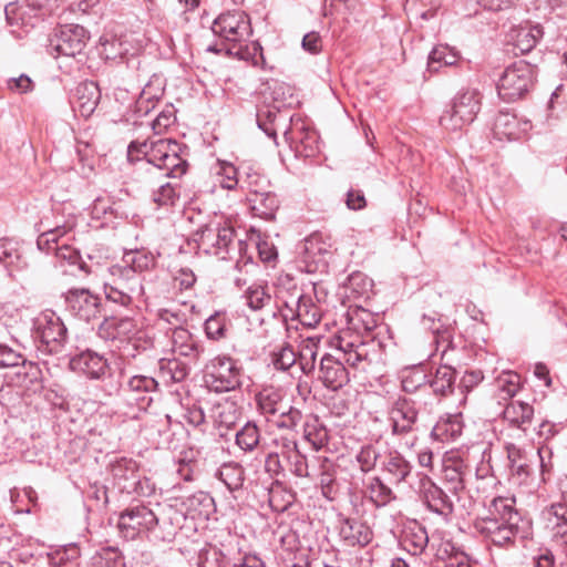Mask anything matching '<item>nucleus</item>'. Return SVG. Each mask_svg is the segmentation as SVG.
Returning a JSON list of instances; mask_svg holds the SVG:
<instances>
[{
	"label": "nucleus",
	"mask_w": 567,
	"mask_h": 567,
	"mask_svg": "<svg viewBox=\"0 0 567 567\" xmlns=\"http://www.w3.org/2000/svg\"><path fill=\"white\" fill-rule=\"evenodd\" d=\"M179 150L178 143L169 138L151 143L133 141L127 147V159L131 163L143 162L150 177L158 179V186L152 192V199L157 206H172L179 197L177 179L188 167L179 156Z\"/></svg>",
	"instance_id": "nucleus-1"
},
{
	"label": "nucleus",
	"mask_w": 567,
	"mask_h": 567,
	"mask_svg": "<svg viewBox=\"0 0 567 567\" xmlns=\"http://www.w3.org/2000/svg\"><path fill=\"white\" fill-rule=\"evenodd\" d=\"M486 508V516L475 522V528L493 545L507 549L528 537L532 523L516 508L514 496H496Z\"/></svg>",
	"instance_id": "nucleus-2"
},
{
	"label": "nucleus",
	"mask_w": 567,
	"mask_h": 567,
	"mask_svg": "<svg viewBox=\"0 0 567 567\" xmlns=\"http://www.w3.org/2000/svg\"><path fill=\"white\" fill-rule=\"evenodd\" d=\"M347 330L333 339L332 346L343 354L347 364L364 370L377 354L378 344L373 339L364 340L363 333L377 327V319L369 310L357 307L347 312Z\"/></svg>",
	"instance_id": "nucleus-3"
},
{
	"label": "nucleus",
	"mask_w": 567,
	"mask_h": 567,
	"mask_svg": "<svg viewBox=\"0 0 567 567\" xmlns=\"http://www.w3.org/2000/svg\"><path fill=\"white\" fill-rule=\"evenodd\" d=\"M472 467L458 453H446L442 464V476L450 493L455 496L457 506L463 513L470 514L474 508V499L467 495L466 486Z\"/></svg>",
	"instance_id": "nucleus-4"
},
{
	"label": "nucleus",
	"mask_w": 567,
	"mask_h": 567,
	"mask_svg": "<svg viewBox=\"0 0 567 567\" xmlns=\"http://www.w3.org/2000/svg\"><path fill=\"white\" fill-rule=\"evenodd\" d=\"M107 471L120 493L148 497L155 492V485L140 473L138 464L133 458L116 457L110 462Z\"/></svg>",
	"instance_id": "nucleus-5"
},
{
	"label": "nucleus",
	"mask_w": 567,
	"mask_h": 567,
	"mask_svg": "<svg viewBox=\"0 0 567 567\" xmlns=\"http://www.w3.org/2000/svg\"><path fill=\"white\" fill-rule=\"evenodd\" d=\"M482 95L476 89H462L442 113L440 124L446 131H461L470 125L481 110Z\"/></svg>",
	"instance_id": "nucleus-6"
},
{
	"label": "nucleus",
	"mask_w": 567,
	"mask_h": 567,
	"mask_svg": "<svg viewBox=\"0 0 567 567\" xmlns=\"http://www.w3.org/2000/svg\"><path fill=\"white\" fill-rule=\"evenodd\" d=\"M388 423L391 435L399 441L406 440V446L412 447L416 441L415 433L419 430L416 402L399 395L388 409Z\"/></svg>",
	"instance_id": "nucleus-7"
},
{
	"label": "nucleus",
	"mask_w": 567,
	"mask_h": 567,
	"mask_svg": "<svg viewBox=\"0 0 567 567\" xmlns=\"http://www.w3.org/2000/svg\"><path fill=\"white\" fill-rule=\"evenodd\" d=\"M535 75V68L525 61L508 65L497 82L499 97L505 102L524 97L534 86Z\"/></svg>",
	"instance_id": "nucleus-8"
},
{
	"label": "nucleus",
	"mask_w": 567,
	"mask_h": 567,
	"mask_svg": "<svg viewBox=\"0 0 567 567\" xmlns=\"http://www.w3.org/2000/svg\"><path fill=\"white\" fill-rule=\"evenodd\" d=\"M315 344L309 339H303L300 342L286 341V375L291 379L290 385H293L299 392L305 384L307 390V382L303 378L315 368Z\"/></svg>",
	"instance_id": "nucleus-9"
},
{
	"label": "nucleus",
	"mask_w": 567,
	"mask_h": 567,
	"mask_svg": "<svg viewBox=\"0 0 567 567\" xmlns=\"http://www.w3.org/2000/svg\"><path fill=\"white\" fill-rule=\"evenodd\" d=\"M138 332L135 320L131 317H106L99 326L97 336L110 343L111 347L121 350L122 348L126 353L123 355L135 357V352H131L137 349L134 337Z\"/></svg>",
	"instance_id": "nucleus-10"
},
{
	"label": "nucleus",
	"mask_w": 567,
	"mask_h": 567,
	"mask_svg": "<svg viewBox=\"0 0 567 567\" xmlns=\"http://www.w3.org/2000/svg\"><path fill=\"white\" fill-rule=\"evenodd\" d=\"M195 236L198 247L205 254L226 259L234 244L235 230L226 220L219 218L202 225Z\"/></svg>",
	"instance_id": "nucleus-11"
},
{
	"label": "nucleus",
	"mask_w": 567,
	"mask_h": 567,
	"mask_svg": "<svg viewBox=\"0 0 567 567\" xmlns=\"http://www.w3.org/2000/svg\"><path fill=\"white\" fill-rule=\"evenodd\" d=\"M34 338L40 342V349L50 354L62 351L68 329L62 319L52 310L40 312L33 320Z\"/></svg>",
	"instance_id": "nucleus-12"
},
{
	"label": "nucleus",
	"mask_w": 567,
	"mask_h": 567,
	"mask_svg": "<svg viewBox=\"0 0 567 567\" xmlns=\"http://www.w3.org/2000/svg\"><path fill=\"white\" fill-rule=\"evenodd\" d=\"M151 503L132 504L118 515L117 526L125 538L134 539L141 533H150L154 528L155 508Z\"/></svg>",
	"instance_id": "nucleus-13"
},
{
	"label": "nucleus",
	"mask_w": 567,
	"mask_h": 567,
	"mask_svg": "<svg viewBox=\"0 0 567 567\" xmlns=\"http://www.w3.org/2000/svg\"><path fill=\"white\" fill-rule=\"evenodd\" d=\"M87 41L89 34L84 27L65 24L49 40L47 50L53 58L76 56L83 52Z\"/></svg>",
	"instance_id": "nucleus-14"
},
{
	"label": "nucleus",
	"mask_w": 567,
	"mask_h": 567,
	"mask_svg": "<svg viewBox=\"0 0 567 567\" xmlns=\"http://www.w3.org/2000/svg\"><path fill=\"white\" fill-rule=\"evenodd\" d=\"M212 31L218 38L234 44L246 42L252 34L249 17L243 11H228L213 22Z\"/></svg>",
	"instance_id": "nucleus-15"
},
{
	"label": "nucleus",
	"mask_w": 567,
	"mask_h": 567,
	"mask_svg": "<svg viewBox=\"0 0 567 567\" xmlns=\"http://www.w3.org/2000/svg\"><path fill=\"white\" fill-rule=\"evenodd\" d=\"M309 524L305 519H291L286 533V567H309L310 548L306 545Z\"/></svg>",
	"instance_id": "nucleus-16"
},
{
	"label": "nucleus",
	"mask_w": 567,
	"mask_h": 567,
	"mask_svg": "<svg viewBox=\"0 0 567 567\" xmlns=\"http://www.w3.org/2000/svg\"><path fill=\"white\" fill-rule=\"evenodd\" d=\"M289 310L291 320L297 319L305 327H315L321 319L320 308L312 302L311 297L305 296L300 290L293 287V290L286 296V311ZM289 313L286 312V322ZM290 327L286 323V332L289 333Z\"/></svg>",
	"instance_id": "nucleus-17"
},
{
	"label": "nucleus",
	"mask_w": 567,
	"mask_h": 567,
	"mask_svg": "<svg viewBox=\"0 0 567 567\" xmlns=\"http://www.w3.org/2000/svg\"><path fill=\"white\" fill-rule=\"evenodd\" d=\"M419 495L421 502L430 512L444 518L453 514L454 503L452 498L427 475L420 480Z\"/></svg>",
	"instance_id": "nucleus-18"
},
{
	"label": "nucleus",
	"mask_w": 567,
	"mask_h": 567,
	"mask_svg": "<svg viewBox=\"0 0 567 567\" xmlns=\"http://www.w3.org/2000/svg\"><path fill=\"white\" fill-rule=\"evenodd\" d=\"M66 309L75 318L90 322L101 311V300L87 289H70L65 295Z\"/></svg>",
	"instance_id": "nucleus-19"
},
{
	"label": "nucleus",
	"mask_w": 567,
	"mask_h": 567,
	"mask_svg": "<svg viewBox=\"0 0 567 567\" xmlns=\"http://www.w3.org/2000/svg\"><path fill=\"white\" fill-rule=\"evenodd\" d=\"M156 523L151 534L162 542H172L185 519L184 513L172 505L155 504Z\"/></svg>",
	"instance_id": "nucleus-20"
},
{
	"label": "nucleus",
	"mask_w": 567,
	"mask_h": 567,
	"mask_svg": "<svg viewBox=\"0 0 567 567\" xmlns=\"http://www.w3.org/2000/svg\"><path fill=\"white\" fill-rule=\"evenodd\" d=\"M338 357L324 354L320 361L319 379L323 385L330 390L337 391L348 384L349 372L343 364L346 362L343 354L336 348Z\"/></svg>",
	"instance_id": "nucleus-21"
},
{
	"label": "nucleus",
	"mask_w": 567,
	"mask_h": 567,
	"mask_svg": "<svg viewBox=\"0 0 567 567\" xmlns=\"http://www.w3.org/2000/svg\"><path fill=\"white\" fill-rule=\"evenodd\" d=\"M209 369L215 391H230L240 384L239 370L231 358L217 357L212 361Z\"/></svg>",
	"instance_id": "nucleus-22"
},
{
	"label": "nucleus",
	"mask_w": 567,
	"mask_h": 567,
	"mask_svg": "<svg viewBox=\"0 0 567 567\" xmlns=\"http://www.w3.org/2000/svg\"><path fill=\"white\" fill-rule=\"evenodd\" d=\"M290 122L291 128L286 131V143H289L295 156L305 158L313 156L317 152L316 134L307 130L303 123L298 126L293 116H290Z\"/></svg>",
	"instance_id": "nucleus-23"
},
{
	"label": "nucleus",
	"mask_w": 567,
	"mask_h": 567,
	"mask_svg": "<svg viewBox=\"0 0 567 567\" xmlns=\"http://www.w3.org/2000/svg\"><path fill=\"white\" fill-rule=\"evenodd\" d=\"M124 390L130 394V399L135 401L140 410H146L158 390V382L150 375L134 374L127 379Z\"/></svg>",
	"instance_id": "nucleus-24"
},
{
	"label": "nucleus",
	"mask_w": 567,
	"mask_h": 567,
	"mask_svg": "<svg viewBox=\"0 0 567 567\" xmlns=\"http://www.w3.org/2000/svg\"><path fill=\"white\" fill-rule=\"evenodd\" d=\"M70 368L89 379L99 380L105 375L109 363L107 360L92 350H85L70 360Z\"/></svg>",
	"instance_id": "nucleus-25"
},
{
	"label": "nucleus",
	"mask_w": 567,
	"mask_h": 567,
	"mask_svg": "<svg viewBox=\"0 0 567 567\" xmlns=\"http://www.w3.org/2000/svg\"><path fill=\"white\" fill-rule=\"evenodd\" d=\"M282 392L274 386H265L258 394V404L267 421L278 427L284 426Z\"/></svg>",
	"instance_id": "nucleus-26"
},
{
	"label": "nucleus",
	"mask_w": 567,
	"mask_h": 567,
	"mask_svg": "<svg viewBox=\"0 0 567 567\" xmlns=\"http://www.w3.org/2000/svg\"><path fill=\"white\" fill-rule=\"evenodd\" d=\"M339 535L347 546H367L373 537L367 523L349 517H340Z\"/></svg>",
	"instance_id": "nucleus-27"
},
{
	"label": "nucleus",
	"mask_w": 567,
	"mask_h": 567,
	"mask_svg": "<svg viewBox=\"0 0 567 567\" xmlns=\"http://www.w3.org/2000/svg\"><path fill=\"white\" fill-rule=\"evenodd\" d=\"M75 225L76 220L70 217L64 224H56L54 227H50V218L44 217L41 220L43 230L37 239L38 249L47 254H55V246H59L60 238L72 231Z\"/></svg>",
	"instance_id": "nucleus-28"
},
{
	"label": "nucleus",
	"mask_w": 567,
	"mask_h": 567,
	"mask_svg": "<svg viewBox=\"0 0 567 567\" xmlns=\"http://www.w3.org/2000/svg\"><path fill=\"white\" fill-rule=\"evenodd\" d=\"M100 99L101 91L95 82H82L75 87L72 100L73 110L81 116L87 118L94 113Z\"/></svg>",
	"instance_id": "nucleus-29"
},
{
	"label": "nucleus",
	"mask_w": 567,
	"mask_h": 567,
	"mask_svg": "<svg viewBox=\"0 0 567 567\" xmlns=\"http://www.w3.org/2000/svg\"><path fill=\"white\" fill-rule=\"evenodd\" d=\"M265 470L271 476L274 482L271 483L268 491V502L270 507L278 513L284 512V485L280 480L281 475V461L280 455L277 452H270L265 461Z\"/></svg>",
	"instance_id": "nucleus-30"
},
{
	"label": "nucleus",
	"mask_w": 567,
	"mask_h": 567,
	"mask_svg": "<svg viewBox=\"0 0 567 567\" xmlns=\"http://www.w3.org/2000/svg\"><path fill=\"white\" fill-rule=\"evenodd\" d=\"M171 341L173 353L187 359L188 362H196L203 352L198 341L183 327H175L173 329Z\"/></svg>",
	"instance_id": "nucleus-31"
},
{
	"label": "nucleus",
	"mask_w": 567,
	"mask_h": 567,
	"mask_svg": "<svg viewBox=\"0 0 567 567\" xmlns=\"http://www.w3.org/2000/svg\"><path fill=\"white\" fill-rule=\"evenodd\" d=\"M426 528L416 520L408 522L401 533L400 544L413 556L421 555L429 546Z\"/></svg>",
	"instance_id": "nucleus-32"
},
{
	"label": "nucleus",
	"mask_w": 567,
	"mask_h": 567,
	"mask_svg": "<svg viewBox=\"0 0 567 567\" xmlns=\"http://www.w3.org/2000/svg\"><path fill=\"white\" fill-rule=\"evenodd\" d=\"M544 515L553 536L567 545V492H564L561 501L548 507Z\"/></svg>",
	"instance_id": "nucleus-33"
},
{
	"label": "nucleus",
	"mask_w": 567,
	"mask_h": 567,
	"mask_svg": "<svg viewBox=\"0 0 567 567\" xmlns=\"http://www.w3.org/2000/svg\"><path fill=\"white\" fill-rule=\"evenodd\" d=\"M534 406L524 401H511L503 410V419L511 426L526 433L533 424Z\"/></svg>",
	"instance_id": "nucleus-34"
},
{
	"label": "nucleus",
	"mask_w": 567,
	"mask_h": 567,
	"mask_svg": "<svg viewBox=\"0 0 567 567\" xmlns=\"http://www.w3.org/2000/svg\"><path fill=\"white\" fill-rule=\"evenodd\" d=\"M505 450L509 463L512 478L523 483L532 473V461L526 450L514 443H506Z\"/></svg>",
	"instance_id": "nucleus-35"
},
{
	"label": "nucleus",
	"mask_w": 567,
	"mask_h": 567,
	"mask_svg": "<svg viewBox=\"0 0 567 567\" xmlns=\"http://www.w3.org/2000/svg\"><path fill=\"white\" fill-rule=\"evenodd\" d=\"M412 464L400 453L391 452L382 463V472L391 484L406 482L412 473Z\"/></svg>",
	"instance_id": "nucleus-36"
},
{
	"label": "nucleus",
	"mask_w": 567,
	"mask_h": 567,
	"mask_svg": "<svg viewBox=\"0 0 567 567\" xmlns=\"http://www.w3.org/2000/svg\"><path fill=\"white\" fill-rule=\"evenodd\" d=\"M183 505L185 507L184 516L192 519H208L214 511V498L205 492H197L188 496Z\"/></svg>",
	"instance_id": "nucleus-37"
},
{
	"label": "nucleus",
	"mask_w": 567,
	"mask_h": 567,
	"mask_svg": "<svg viewBox=\"0 0 567 567\" xmlns=\"http://www.w3.org/2000/svg\"><path fill=\"white\" fill-rule=\"evenodd\" d=\"M543 28L539 24L524 25L513 30L512 41L515 54L530 52L543 38Z\"/></svg>",
	"instance_id": "nucleus-38"
},
{
	"label": "nucleus",
	"mask_w": 567,
	"mask_h": 567,
	"mask_svg": "<svg viewBox=\"0 0 567 567\" xmlns=\"http://www.w3.org/2000/svg\"><path fill=\"white\" fill-rule=\"evenodd\" d=\"M155 264L156 259L152 252L144 249H135L125 251L120 265L126 270H132L133 274L138 275L152 269Z\"/></svg>",
	"instance_id": "nucleus-39"
},
{
	"label": "nucleus",
	"mask_w": 567,
	"mask_h": 567,
	"mask_svg": "<svg viewBox=\"0 0 567 567\" xmlns=\"http://www.w3.org/2000/svg\"><path fill=\"white\" fill-rule=\"evenodd\" d=\"M111 279L106 281L126 292L135 293L141 289V280L138 275L132 270H126L120 264L110 267Z\"/></svg>",
	"instance_id": "nucleus-40"
},
{
	"label": "nucleus",
	"mask_w": 567,
	"mask_h": 567,
	"mask_svg": "<svg viewBox=\"0 0 567 567\" xmlns=\"http://www.w3.org/2000/svg\"><path fill=\"white\" fill-rule=\"evenodd\" d=\"M456 371L450 365H440L432 379H429V385L436 395L446 396L454 390Z\"/></svg>",
	"instance_id": "nucleus-41"
},
{
	"label": "nucleus",
	"mask_w": 567,
	"mask_h": 567,
	"mask_svg": "<svg viewBox=\"0 0 567 567\" xmlns=\"http://www.w3.org/2000/svg\"><path fill=\"white\" fill-rule=\"evenodd\" d=\"M367 497L377 506L382 507L395 499V495L380 477L370 478L365 486Z\"/></svg>",
	"instance_id": "nucleus-42"
},
{
	"label": "nucleus",
	"mask_w": 567,
	"mask_h": 567,
	"mask_svg": "<svg viewBox=\"0 0 567 567\" xmlns=\"http://www.w3.org/2000/svg\"><path fill=\"white\" fill-rule=\"evenodd\" d=\"M429 377L422 365L408 368L402 371L401 385L405 393H414L422 386H426Z\"/></svg>",
	"instance_id": "nucleus-43"
},
{
	"label": "nucleus",
	"mask_w": 567,
	"mask_h": 567,
	"mask_svg": "<svg viewBox=\"0 0 567 567\" xmlns=\"http://www.w3.org/2000/svg\"><path fill=\"white\" fill-rule=\"evenodd\" d=\"M241 415L240 409L233 401H221L215 404L214 406V416L216 423L219 426H225L226 429H230L234 426Z\"/></svg>",
	"instance_id": "nucleus-44"
},
{
	"label": "nucleus",
	"mask_w": 567,
	"mask_h": 567,
	"mask_svg": "<svg viewBox=\"0 0 567 567\" xmlns=\"http://www.w3.org/2000/svg\"><path fill=\"white\" fill-rule=\"evenodd\" d=\"M55 257L61 261V266H63V262H66L70 267L75 268V270L83 272L85 276L91 272L86 262L82 260L79 250L66 244L55 246Z\"/></svg>",
	"instance_id": "nucleus-45"
},
{
	"label": "nucleus",
	"mask_w": 567,
	"mask_h": 567,
	"mask_svg": "<svg viewBox=\"0 0 567 567\" xmlns=\"http://www.w3.org/2000/svg\"><path fill=\"white\" fill-rule=\"evenodd\" d=\"M81 551L76 544L65 545L48 554L50 565L78 566L80 565Z\"/></svg>",
	"instance_id": "nucleus-46"
},
{
	"label": "nucleus",
	"mask_w": 567,
	"mask_h": 567,
	"mask_svg": "<svg viewBox=\"0 0 567 567\" xmlns=\"http://www.w3.org/2000/svg\"><path fill=\"white\" fill-rule=\"evenodd\" d=\"M279 113L280 106H267L259 110L257 113L258 127L262 130L267 136L271 137L276 145H278V141L275 123L279 116Z\"/></svg>",
	"instance_id": "nucleus-47"
},
{
	"label": "nucleus",
	"mask_w": 567,
	"mask_h": 567,
	"mask_svg": "<svg viewBox=\"0 0 567 567\" xmlns=\"http://www.w3.org/2000/svg\"><path fill=\"white\" fill-rule=\"evenodd\" d=\"M496 386L501 399H511L520 389V375L513 371H505L497 377Z\"/></svg>",
	"instance_id": "nucleus-48"
},
{
	"label": "nucleus",
	"mask_w": 567,
	"mask_h": 567,
	"mask_svg": "<svg viewBox=\"0 0 567 567\" xmlns=\"http://www.w3.org/2000/svg\"><path fill=\"white\" fill-rule=\"evenodd\" d=\"M161 370L164 373H167L173 382H182L184 381L190 371L189 363L182 361L179 358L175 357L173 359L161 360Z\"/></svg>",
	"instance_id": "nucleus-49"
},
{
	"label": "nucleus",
	"mask_w": 567,
	"mask_h": 567,
	"mask_svg": "<svg viewBox=\"0 0 567 567\" xmlns=\"http://www.w3.org/2000/svg\"><path fill=\"white\" fill-rule=\"evenodd\" d=\"M197 565L198 567H228L229 561L219 548L207 546L198 553Z\"/></svg>",
	"instance_id": "nucleus-50"
},
{
	"label": "nucleus",
	"mask_w": 567,
	"mask_h": 567,
	"mask_svg": "<svg viewBox=\"0 0 567 567\" xmlns=\"http://www.w3.org/2000/svg\"><path fill=\"white\" fill-rule=\"evenodd\" d=\"M462 426L457 416H449L439 421L432 430V435L441 441L453 440L461 434Z\"/></svg>",
	"instance_id": "nucleus-51"
},
{
	"label": "nucleus",
	"mask_w": 567,
	"mask_h": 567,
	"mask_svg": "<svg viewBox=\"0 0 567 567\" xmlns=\"http://www.w3.org/2000/svg\"><path fill=\"white\" fill-rule=\"evenodd\" d=\"M218 477L229 491H236L243 485L244 471L238 464H225L218 471Z\"/></svg>",
	"instance_id": "nucleus-52"
},
{
	"label": "nucleus",
	"mask_w": 567,
	"mask_h": 567,
	"mask_svg": "<svg viewBox=\"0 0 567 567\" xmlns=\"http://www.w3.org/2000/svg\"><path fill=\"white\" fill-rule=\"evenodd\" d=\"M236 444L245 452L252 451L259 442V432L255 424L247 422L236 432Z\"/></svg>",
	"instance_id": "nucleus-53"
},
{
	"label": "nucleus",
	"mask_w": 567,
	"mask_h": 567,
	"mask_svg": "<svg viewBox=\"0 0 567 567\" xmlns=\"http://www.w3.org/2000/svg\"><path fill=\"white\" fill-rule=\"evenodd\" d=\"M218 183L225 189H235L238 184L237 168L229 162L218 161L215 167Z\"/></svg>",
	"instance_id": "nucleus-54"
},
{
	"label": "nucleus",
	"mask_w": 567,
	"mask_h": 567,
	"mask_svg": "<svg viewBox=\"0 0 567 567\" xmlns=\"http://www.w3.org/2000/svg\"><path fill=\"white\" fill-rule=\"evenodd\" d=\"M204 328L208 339L218 340L223 338L226 330L225 315L215 312L206 319Z\"/></svg>",
	"instance_id": "nucleus-55"
},
{
	"label": "nucleus",
	"mask_w": 567,
	"mask_h": 567,
	"mask_svg": "<svg viewBox=\"0 0 567 567\" xmlns=\"http://www.w3.org/2000/svg\"><path fill=\"white\" fill-rule=\"evenodd\" d=\"M21 258L18 241L9 238L0 239V262L12 266Z\"/></svg>",
	"instance_id": "nucleus-56"
},
{
	"label": "nucleus",
	"mask_w": 567,
	"mask_h": 567,
	"mask_svg": "<svg viewBox=\"0 0 567 567\" xmlns=\"http://www.w3.org/2000/svg\"><path fill=\"white\" fill-rule=\"evenodd\" d=\"M517 121L514 115L508 113H501L495 120V132L498 135H503L508 140H514L517 137L515 132Z\"/></svg>",
	"instance_id": "nucleus-57"
},
{
	"label": "nucleus",
	"mask_w": 567,
	"mask_h": 567,
	"mask_svg": "<svg viewBox=\"0 0 567 567\" xmlns=\"http://www.w3.org/2000/svg\"><path fill=\"white\" fill-rule=\"evenodd\" d=\"M378 457L379 453L372 445L362 446L355 455V460L363 473H369L375 467Z\"/></svg>",
	"instance_id": "nucleus-58"
},
{
	"label": "nucleus",
	"mask_w": 567,
	"mask_h": 567,
	"mask_svg": "<svg viewBox=\"0 0 567 567\" xmlns=\"http://www.w3.org/2000/svg\"><path fill=\"white\" fill-rule=\"evenodd\" d=\"M348 289L357 297L368 295L372 288V281L362 272H353L348 277Z\"/></svg>",
	"instance_id": "nucleus-59"
},
{
	"label": "nucleus",
	"mask_w": 567,
	"mask_h": 567,
	"mask_svg": "<svg viewBox=\"0 0 567 567\" xmlns=\"http://www.w3.org/2000/svg\"><path fill=\"white\" fill-rule=\"evenodd\" d=\"M151 86L146 85L134 103L133 112L138 116H145L154 107V101L158 100V94L151 93Z\"/></svg>",
	"instance_id": "nucleus-60"
},
{
	"label": "nucleus",
	"mask_w": 567,
	"mask_h": 567,
	"mask_svg": "<svg viewBox=\"0 0 567 567\" xmlns=\"http://www.w3.org/2000/svg\"><path fill=\"white\" fill-rule=\"evenodd\" d=\"M247 305L254 309L258 310L265 307L266 302L270 301V296L265 291V288L261 286L249 287L246 292Z\"/></svg>",
	"instance_id": "nucleus-61"
},
{
	"label": "nucleus",
	"mask_w": 567,
	"mask_h": 567,
	"mask_svg": "<svg viewBox=\"0 0 567 567\" xmlns=\"http://www.w3.org/2000/svg\"><path fill=\"white\" fill-rule=\"evenodd\" d=\"M104 293L107 300L124 307H127L132 302V293L107 282L104 284Z\"/></svg>",
	"instance_id": "nucleus-62"
},
{
	"label": "nucleus",
	"mask_w": 567,
	"mask_h": 567,
	"mask_svg": "<svg viewBox=\"0 0 567 567\" xmlns=\"http://www.w3.org/2000/svg\"><path fill=\"white\" fill-rule=\"evenodd\" d=\"M94 567H125V564L117 550L106 549L96 558Z\"/></svg>",
	"instance_id": "nucleus-63"
},
{
	"label": "nucleus",
	"mask_w": 567,
	"mask_h": 567,
	"mask_svg": "<svg viewBox=\"0 0 567 567\" xmlns=\"http://www.w3.org/2000/svg\"><path fill=\"white\" fill-rule=\"evenodd\" d=\"M175 114L172 107L163 110L153 121L152 128L155 134H162L175 122Z\"/></svg>",
	"instance_id": "nucleus-64"
}]
</instances>
